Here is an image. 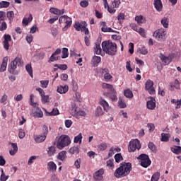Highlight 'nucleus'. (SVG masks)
I'll return each instance as SVG.
<instances>
[{
    "instance_id": "f257e3e1",
    "label": "nucleus",
    "mask_w": 181,
    "mask_h": 181,
    "mask_svg": "<svg viewBox=\"0 0 181 181\" xmlns=\"http://www.w3.org/2000/svg\"><path fill=\"white\" fill-rule=\"evenodd\" d=\"M132 170V163L130 162H122L119 164V167L115 170L114 175L117 179H121L125 177V176H128Z\"/></svg>"
},
{
    "instance_id": "f03ea898",
    "label": "nucleus",
    "mask_w": 181,
    "mask_h": 181,
    "mask_svg": "<svg viewBox=\"0 0 181 181\" xmlns=\"http://www.w3.org/2000/svg\"><path fill=\"white\" fill-rule=\"evenodd\" d=\"M103 52L108 56H115L117 54V43L111 40H105L101 44Z\"/></svg>"
},
{
    "instance_id": "7ed1b4c3",
    "label": "nucleus",
    "mask_w": 181,
    "mask_h": 181,
    "mask_svg": "<svg viewBox=\"0 0 181 181\" xmlns=\"http://www.w3.org/2000/svg\"><path fill=\"white\" fill-rule=\"evenodd\" d=\"M70 144H71L70 136L63 134L59 136V140L57 142V148L62 150L64 148H66V146H69Z\"/></svg>"
},
{
    "instance_id": "20e7f679",
    "label": "nucleus",
    "mask_w": 181,
    "mask_h": 181,
    "mask_svg": "<svg viewBox=\"0 0 181 181\" xmlns=\"http://www.w3.org/2000/svg\"><path fill=\"white\" fill-rule=\"evenodd\" d=\"M21 64H22V57L18 56L8 64V71L11 74H15V71L18 69V66H19Z\"/></svg>"
},
{
    "instance_id": "39448f33",
    "label": "nucleus",
    "mask_w": 181,
    "mask_h": 181,
    "mask_svg": "<svg viewBox=\"0 0 181 181\" xmlns=\"http://www.w3.org/2000/svg\"><path fill=\"white\" fill-rule=\"evenodd\" d=\"M87 26H88V25L86 21H76L74 25L75 30H76L77 32H84L85 35H88L90 33V30H88Z\"/></svg>"
},
{
    "instance_id": "423d86ee",
    "label": "nucleus",
    "mask_w": 181,
    "mask_h": 181,
    "mask_svg": "<svg viewBox=\"0 0 181 181\" xmlns=\"http://www.w3.org/2000/svg\"><path fill=\"white\" fill-rule=\"evenodd\" d=\"M138 160H140V165L142 168H149L152 163V160L148 154L141 153L137 157Z\"/></svg>"
},
{
    "instance_id": "0eeeda50",
    "label": "nucleus",
    "mask_w": 181,
    "mask_h": 181,
    "mask_svg": "<svg viewBox=\"0 0 181 181\" xmlns=\"http://www.w3.org/2000/svg\"><path fill=\"white\" fill-rule=\"evenodd\" d=\"M141 148H142V146L141 145V141L138 139H132L128 145V151L129 153L135 152L136 149L139 151Z\"/></svg>"
},
{
    "instance_id": "6e6552de",
    "label": "nucleus",
    "mask_w": 181,
    "mask_h": 181,
    "mask_svg": "<svg viewBox=\"0 0 181 181\" xmlns=\"http://www.w3.org/2000/svg\"><path fill=\"white\" fill-rule=\"evenodd\" d=\"M150 100L146 102V107L148 110H155L156 108V100L155 98L150 96Z\"/></svg>"
},
{
    "instance_id": "1a4fd4ad",
    "label": "nucleus",
    "mask_w": 181,
    "mask_h": 181,
    "mask_svg": "<svg viewBox=\"0 0 181 181\" xmlns=\"http://www.w3.org/2000/svg\"><path fill=\"white\" fill-rule=\"evenodd\" d=\"M165 34V30H157L153 33V37H156L157 40H165L163 38V35Z\"/></svg>"
},
{
    "instance_id": "9d476101",
    "label": "nucleus",
    "mask_w": 181,
    "mask_h": 181,
    "mask_svg": "<svg viewBox=\"0 0 181 181\" xmlns=\"http://www.w3.org/2000/svg\"><path fill=\"white\" fill-rule=\"evenodd\" d=\"M95 54H101V52H103V49H101V38L98 39V42H95Z\"/></svg>"
},
{
    "instance_id": "9b49d317",
    "label": "nucleus",
    "mask_w": 181,
    "mask_h": 181,
    "mask_svg": "<svg viewBox=\"0 0 181 181\" xmlns=\"http://www.w3.org/2000/svg\"><path fill=\"white\" fill-rule=\"evenodd\" d=\"M153 5L154 8L158 12H162V9H163V4H162V0H154Z\"/></svg>"
},
{
    "instance_id": "f8f14e48",
    "label": "nucleus",
    "mask_w": 181,
    "mask_h": 181,
    "mask_svg": "<svg viewBox=\"0 0 181 181\" xmlns=\"http://www.w3.org/2000/svg\"><path fill=\"white\" fill-rule=\"evenodd\" d=\"M8 66V57H5L0 66V73H4V71H6V67Z\"/></svg>"
},
{
    "instance_id": "ddd939ff",
    "label": "nucleus",
    "mask_w": 181,
    "mask_h": 181,
    "mask_svg": "<svg viewBox=\"0 0 181 181\" xmlns=\"http://www.w3.org/2000/svg\"><path fill=\"white\" fill-rule=\"evenodd\" d=\"M158 57L160 59L163 63H164L165 66H168V64H170V63H172L168 57L165 56V54L162 53H160Z\"/></svg>"
},
{
    "instance_id": "4468645a",
    "label": "nucleus",
    "mask_w": 181,
    "mask_h": 181,
    "mask_svg": "<svg viewBox=\"0 0 181 181\" xmlns=\"http://www.w3.org/2000/svg\"><path fill=\"white\" fill-rule=\"evenodd\" d=\"M99 104H100V105L103 107L104 111H105L106 112H108V111L110 110V105L108 104V102H107V100L101 98L99 102Z\"/></svg>"
},
{
    "instance_id": "2eb2a0df",
    "label": "nucleus",
    "mask_w": 181,
    "mask_h": 181,
    "mask_svg": "<svg viewBox=\"0 0 181 181\" xmlns=\"http://www.w3.org/2000/svg\"><path fill=\"white\" fill-rule=\"evenodd\" d=\"M57 93L59 94H66L67 91H69V86L65 85V86H59L57 87Z\"/></svg>"
},
{
    "instance_id": "dca6fc26",
    "label": "nucleus",
    "mask_w": 181,
    "mask_h": 181,
    "mask_svg": "<svg viewBox=\"0 0 181 181\" xmlns=\"http://www.w3.org/2000/svg\"><path fill=\"white\" fill-rule=\"evenodd\" d=\"M103 88H107L109 90V93H115L117 90H115V88H114V86L107 83H103L102 85Z\"/></svg>"
},
{
    "instance_id": "f3484780",
    "label": "nucleus",
    "mask_w": 181,
    "mask_h": 181,
    "mask_svg": "<svg viewBox=\"0 0 181 181\" xmlns=\"http://www.w3.org/2000/svg\"><path fill=\"white\" fill-rule=\"evenodd\" d=\"M34 118H43V112L40 107H37L35 112L33 115Z\"/></svg>"
},
{
    "instance_id": "a211bd4d",
    "label": "nucleus",
    "mask_w": 181,
    "mask_h": 181,
    "mask_svg": "<svg viewBox=\"0 0 181 181\" xmlns=\"http://www.w3.org/2000/svg\"><path fill=\"white\" fill-rule=\"evenodd\" d=\"M170 151L175 155H180L181 153V146H174L173 147H170Z\"/></svg>"
},
{
    "instance_id": "6ab92c4d",
    "label": "nucleus",
    "mask_w": 181,
    "mask_h": 181,
    "mask_svg": "<svg viewBox=\"0 0 181 181\" xmlns=\"http://www.w3.org/2000/svg\"><path fill=\"white\" fill-rule=\"evenodd\" d=\"M69 153H71V155H74V153H76V155H78L80 153V146H73L71 147L69 149Z\"/></svg>"
},
{
    "instance_id": "aec40b11",
    "label": "nucleus",
    "mask_w": 181,
    "mask_h": 181,
    "mask_svg": "<svg viewBox=\"0 0 181 181\" xmlns=\"http://www.w3.org/2000/svg\"><path fill=\"white\" fill-rule=\"evenodd\" d=\"M6 16L9 21V23H12L15 18V13L13 12V11H7Z\"/></svg>"
},
{
    "instance_id": "412c9836",
    "label": "nucleus",
    "mask_w": 181,
    "mask_h": 181,
    "mask_svg": "<svg viewBox=\"0 0 181 181\" xmlns=\"http://www.w3.org/2000/svg\"><path fill=\"white\" fill-rule=\"evenodd\" d=\"M148 148L150 151H151V152H153V153H156V152L158 151V150L156 149V146L155 145V144H153V142L152 141H149L148 144Z\"/></svg>"
},
{
    "instance_id": "4be33fe9",
    "label": "nucleus",
    "mask_w": 181,
    "mask_h": 181,
    "mask_svg": "<svg viewBox=\"0 0 181 181\" xmlns=\"http://www.w3.org/2000/svg\"><path fill=\"white\" fill-rule=\"evenodd\" d=\"M160 23L165 29H168V28H169V18L166 17L163 18L160 21Z\"/></svg>"
},
{
    "instance_id": "5701e85b",
    "label": "nucleus",
    "mask_w": 181,
    "mask_h": 181,
    "mask_svg": "<svg viewBox=\"0 0 181 181\" xmlns=\"http://www.w3.org/2000/svg\"><path fill=\"white\" fill-rule=\"evenodd\" d=\"M95 117H101V115H104V111H103V107L101 106H98L95 111Z\"/></svg>"
},
{
    "instance_id": "b1692460",
    "label": "nucleus",
    "mask_w": 181,
    "mask_h": 181,
    "mask_svg": "<svg viewBox=\"0 0 181 181\" xmlns=\"http://www.w3.org/2000/svg\"><path fill=\"white\" fill-rule=\"evenodd\" d=\"M115 160L116 163H119L122 160H124V157H122V154L121 153H117L114 156Z\"/></svg>"
},
{
    "instance_id": "393cba45",
    "label": "nucleus",
    "mask_w": 181,
    "mask_h": 181,
    "mask_svg": "<svg viewBox=\"0 0 181 181\" xmlns=\"http://www.w3.org/2000/svg\"><path fill=\"white\" fill-rule=\"evenodd\" d=\"M124 95L126 98H133L134 93L131 91L130 89H126L124 90Z\"/></svg>"
},
{
    "instance_id": "a878e982",
    "label": "nucleus",
    "mask_w": 181,
    "mask_h": 181,
    "mask_svg": "<svg viewBox=\"0 0 181 181\" xmlns=\"http://www.w3.org/2000/svg\"><path fill=\"white\" fill-rule=\"evenodd\" d=\"M25 69L30 77H33V69H32V64H27L25 65Z\"/></svg>"
},
{
    "instance_id": "bb28decb",
    "label": "nucleus",
    "mask_w": 181,
    "mask_h": 181,
    "mask_svg": "<svg viewBox=\"0 0 181 181\" xmlns=\"http://www.w3.org/2000/svg\"><path fill=\"white\" fill-rule=\"evenodd\" d=\"M152 87H153V81H152L151 79H148L145 83L146 91H148V90L152 88Z\"/></svg>"
},
{
    "instance_id": "cd10ccee",
    "label": "nucleus",
    "mask_w": 181,
    "mask_h": 181,
    "mask_svg": "<svg viewBox=\"0 0 181 181\" xmlns=\"http://www.w3.org/2000/svg\"><path fill=\"white\" fill-rule=\"evenodd\" d=\"M66 153H67L66 151H62L59 152L57 155V159L59 160H64V159H66Z\"/></svg>"
},
{
    "instance_id": "c85d7f7f",
    "label": "nucleus",
    "mask_w": 181,
    "mask_h": 181,
    "mask_svg": "<svg viewBox=\"0 0 181 181\" xmlns=\"http://www.w3.org/2000/svg\"><path fill=\"white\" fill-rule=\"evenodd\" d=\"M47 153L49 156H54V154L56 153V147L54 146H51L48 148Z\"/></svg>"
},
{
    "instance_id": "c756f323",
    "label": "nucleus",
    "mask_w": 181,
    "mask_h": 181,
    "mask_svg": "<svg viewBox=\"0 0 181 181\" xmlns=\"http://www.w3.org/2000/svg\"><path fill=\"white\" fill-rule=\"evenodd\" d=\"M160 177V173L156 172L153 174L151 178V181H159V179Z\"/></svg>"
},
{
    "instance_id": "7c9ffc66",
    "label": "nucleus",
    "mask_w": 181,
    "mask_h": 181,
    "mask_svg": "<svg viewBox=\"0 0 181 181\" xmlns=\"http://www.w3.org/2000/svg\"><path fill=\"white\" fill-rule=\"evenodd\" d=\"M101 63V57H98L97 55H94L93 57V64L94 66H97V64Z\"/></svg>"
},
{
    "instance_id": "2f4dec72",
    "label": "nucleus",
    "mask_w": 181,
    "mask_h": 181,
    "mask_svg": "<svg viewBox=\"0 0 181 181\" xmlns=\"http://www.w3.org/2000/svg\"><path fill=\"white\" fill-rule=\"evenodd\" d=\"M137 52L140 53L141 54H144L145 56L148 53V49H146L145 46H143L141 47H138Z\"/></svg>"
},
{
    "instance_id": "473e14b6",
    "label": "nucleus",
    "mask_w": 181,
    "mask_h": 181,
    "mask_svg": "<svg viewBox=\"0 0 181 181\" xmlns=\"http://www.w3.org/2000/svg\"><path fill=\"white\" fill-rule=\"evenodd\" d=\"M169 138H170V135L169 134H161V142H169Z\"/></svg>"
},
{
    "instance_id": "72a5a7b5",
    "label": "nucleus",
    "mask_w": 181,
    "mask_h": 181,
    "mask_svg": "<svg viewBox=\"0 0 181 181\" xmlns=\"http://www.w3.org/2000/svg\"><path fill=\"white\" fill-rule=\"evenodd\" d=\"M86 114L84 110H79L77 113L74 114V117L76 119H80V117H86Z\"/></svg>"
},
{
    "instance_id": "f704fd0d",
    "label": "nucleus",
    "mask_w": 181,
    "mask_h": 181,
    "mask_svg": "<svg viewBox=\"0 0 181 181\" xmlns=\"http://www.w3.org/2000/svg\"><path fill=\"white\" fill-rule=\"evenodd\" d=\"M62 59H67V57H69V49L66 47H64L62 49Z\"/></svg>"
},
{
    "instance_id": "c9c22d12",
    "label": "nucleus",
    "mask_w": 181,
    "mask_h": 181,
    "mask_svg": "<svg viewBox=\"0 0 181 181\" xmlns=\"http://www.w3.org/2000/svg\"><path fill=\"white\" fill-rule=\"evenodd\" d=\"M45 140L46 137L44 135H39L35 139V142H37V144H40Z\"/></svg>"
},
{
    "instance_id": "e433bc0d",
    "label": "nucleus",
    "mask_w": 181,
    "mask_h": 181,
    "mask_svg": "<svg viewBox=\"0 0 181 181\" xmlns=\"http://www.w3.org/2000/svg\"><path fill=\"white\" fill-rule=\"evenodd\" d=\"M54 67H57L59 70H63V71L68 69L67 64H54Z\"/></svg>"
},
{
    "instance_id": "4c0bfd02",
    "label": "nucleus",
    "mask_w": 181,
    "mask_h": 181,
    "mask_svg": "<svg viewBox=\"0 0 181 181\" xmlns=\"http://www.w3.org/2000/svg\"><path fill=\"white\" fill-rule=\"evenodd\" d=\"M50 170H52L54 171V170H57V165H56V163H54V162L53 161H49L48 163H47Z\"/></svg>"
},
{
    "instance_id": "58836bf2",
    "label": "nucleus",
    "mask_w": 181,
    "mask_h": 181,
    "mask_svg": "<svg viewBox=\"0 0 181 181\" xmlns=\"http://www.w3.org/2000/svg\"><path fill=\"white\" fill-rule=\"evenodd\" d=\"M81 139H83V134L81 133H79L78 135L74 137V144H81Z\"/></svg>"
},
{
    "instance_id": "ea45409f",
    "label": "nucleus",
    "mask_w": 181,
    "mask_h": 181,
    "mask_svg": "<svg viewBox=\"0 0 181 181\" xmlns=\"http://www.w3.org/2000/svg\"><path fill=\"white\" fill-rule=\"evenodd\" d=\"M107 95L112 100V101H117L118 98H117V92L107 93Z\"/></svg>"
},
{
    "instance_id": "a19ab883",
    "label": "nucleus",
    "mask_w": 181,
    "mask_h": 181,
    "mask_svg": "<svg viewBox=\"0 0 181 181\" xmlns=\"http://www.w3.org/2000/svg\"><path fill=\"white\" fill-rule=\"evenodd\" d=\"M10 5L11 3L9 1H0V9H2V8H8Z\"/></svg>"
},
{
    "instance_id": "79ce46f5",
    "label": "nucleus",
    "mask_w": 181,
    "mask_h": 181,
    "mask_svg": "<svg viewBox=\"0 0 181 181\" xmlns=\"http://www.w3.org/2000/svg\"><path fill=\"white\" fill-rule=\"evenodd\" d=\"M49 95H41V101L42 103V104H46L47 103H49Z\"/></svg>"
},
{
    "instance_id": "37998d69",
    "label": "nucleus",
    "mask_w": 181,
    "mask_h": 181,
    "mask_svg": "<svg viewBox=\"0 0 181 181\" xmlns=\"http://www.w3.org/2000/svg\"><path fill=\"white\" fill-rule=\"evenodd\" d=\"M57 60H60V56L56 57V55H51L48 60V63H52L53 62H57Z\"/></svg>"
},
{
    "instance_id": "c03bdc74",
    "label": "nucleus",
    "mask_w": 181,
    "mask_h": 181,
    "mask_svg": "<svg viewBox=\"0 0 181 181\" xmlns=\"http://www.w3.org/2000/svg\"><path fill=\"white\" fill-rule=\"evenodd\" d=\"M135 21L139 25H142V23H144V16H142V15L136 16L135 17Z\"/></svg>"
},
{
    "instance_id": "a18cd8bd",
    "label": "nucleus",
    "mask_w": 181,
    "mask_h": 181,
    "mask_svg": "<svg viewBox=\"0 0 181 181\" xmlns=\"http://www.w3.org/2000/svg\"><path fill=\"white\" fill-rule=\"evenodd\" d=\"M47 134H49V127H47V125L44 124L42 126V134L44 136H47Z\"/></svg>"
},
{
    "instance_id": "49530a36",
    "label": "nucleus",
    "mask_w": 181,
    "mask_h": 181,
    "mask_svg": "<svg viewBox=\"0 0 181 181\" xmlns=\"http://www.w3.org/2000/svg\"><path fill=\"white\" fill-rule=\"evenodd\" d=\"M101 31L104 33H107V29L108 28V26H107V23L105 21L101 22Z\"/></svg>"
},
{
    "instance_id": "de8ad7c7",
    "label": "nucleus",
    "mask_w": 181,
    "mask_h": 181,
    "mask_svg": "<svg viewBox=\"0 0 181 181\" xmlns=\"http://www.w3.org/2000/svg\"><path fill=\"white\" fill-rule=\"evenodd\" d=\"M49 12L51 13H54V15H60V13H61L60 10H59L57 8H54V7L50 8Z\"/></svg>"
},
{
    "instance_id": "09e8293b",
    "label": "nucleus",
    "mask_w": 181,
    "mask_h": 181,
    "mask_svg": "<svg viewBox=\"0 0 181 181\" xmlns=\"http://www.w3.org/2000/svg\"><path fill=\"white\" fill-rule=\"evenodd\" d=\"M3 38L4 40L3 42H11L12 41V37L9 34H4L3 36Z\"/></svg>"
},
{
    "instance_id": "8fccbe9b",
    "label": "nucleus",
    "mask_w": 181,
    "mask_h": 181,
    "mask_svg": "<svg viewBox=\"0 0 181 181\" xmlns=\"http://www.w3.org/2000/svg\"><path fill=\"white\" fill-rule=\"evenodd\" d=\"M8 28V25L6 24V22L3 21L0 25V31L4 32V30H6Z\"/></svg>"
},
{
    "instance_id": "3c124183",
    "label": "nucleus",
    "mask_w": 181,
    "mask_h": 181,
    "mask_svg": "<svg viewBox=\"0 0 181 181\" xmlns=\"http://www.w3.org/2000/svg\"><path fill=\"white\" fill-rule=\"evenodd\" d=\"M25 135L26 134H25V130H23V129H20L19 132H18V138L20 139H23V138H25Z\"/></svg>"
},
{
    "instance_id": "603ef678",
    "label": "nucleus",
    "mask_w": 181,
    "mask_h": 181,
    "mask_svg": "<svg viewBox=\"0 0 181 181\" xmlns=\"http://www.w3.org/2000/svg\"><path fill=\"white\" fill-rule=\"evenodd\" d=\"M81 165V158H78L74 162V166L76 169H80Z\"/></svg>"
},
{
    "instance_id": "864d4df0",
    "label": "nucleus",
    "mask_w": 181,
    "mask_h": 181,
    "mask_svg": "<svg viewBox=\"0 0 181 181\" xmlns=\"http://www.w3.org/2000/svg\"><path fill=\"white\" fill-rule=\"evenodd\" d=\"M108 146H107L106 143H102L98 146L99 151H105Z\"/></svg>"
},
{
    "instance_id": "5fc2aeb1",
    "label": "nucleus",
    "mask_w": 181,
    "mask_h": 181,
    "mask_svg": "<svg viewBox=\"0 0 181 181\" xmlns=\"http://www.w3.org/2000/svg\"><path fill=\"white\" fill-rule=\"evenodd\" d=\"M103 175H104V170L100 168L94 173L93 176H103Z\"/></svg>"
},
{
    "instance_id": "6e6d98bb",
    "label": "nucleus",
    "mask_w": 181,
    "mask_h": 181,
    "mask_svg": "<svg viewBox=\"0 0 181 181\" xmlns=\"http://www.w3.org/2000/svg\"><path fill=\"white\" fill-rule=\"evenodd\" d=\"M36 159H37V156H32L31 157H30V158L28 161V165H29V166H30V165H32V163H33V160H36Z\"/></svg>"
},
{
    "instance_id": "4d7b16f0",
    "label": "nucleus",
    "mask_w": 181,
    "mask_h": 181,
    "mask_svg": "<svg viewBox=\"0 0 181 181\" xmlns=\"http://www.w3.org/2000/svg\"><path fill=\"white\" fill-rule=\"evenodd\" d=\"M65 23H66V26H68L69 28H70V26H71V24L73 23V21L71 20V18L68 17L65 20Z\"/></svg>"
},
{
    "instance_id": "13d9d810",
    "label": "nucleus",
    "mask_w": 181,
    "mask_h": 181,
    "mask_svg": "<svg viewBox=\"0 0 181 181\" xmlns=\"http://www.w3.org/2000/svg\"><path fill=\"white\" fill-rule=\"evenodd\" d=\"M73 125V121L71 119H66L65 120V127L66 128H70Z\"/></svg>"
},
{
    "instance_id": "bf43d9fd",
    "label": "nucleus",
    "mask_w": 181,
    "mask_h": 181,
    "mask_svg": "<svg viewBox=\"0 0 181 181\" xmlns=\"http://www.w3.org/2000/svg\"><path fill=\"white\" fill-rule=\"evenodd\" d=\"M147 127L150 132L155 131V124H153V123H148Z\"/></svg>"
},
{
    "instance_id": "052dcab7",
    "label": "nucleus",
    "mask_w": 181,
    "mask_h": 181,
    "mask_svg": "<svg viewBox=\"0 0 181 181\" xmlns=\"http://www.w3.org/2000/svg\"><path fill=\"white\" fill-rule=\"evenodd\" d=\"M112 4L113 5V8H118L121 4V0H115L114 1H112Z\"/></svg>"
},
{
    "instance_id": "680f3d73",
    "label": "nucleus",
    "mask_w": 181,
    "mask_h": 181,
    "mask_svg": "<svg viewBox=\"0 0 181 181\" xmlns=\"http://www.w3.org/2000/svg\"><path fill=\"white\" fill-rule=\"evenodd\" d=\"M9 179V175H6L5 173L1 174L0 181H6Z\"/></svg>"
},
{
    "instance_id": "e2e57ef3",
    "label": "nucleus",
    "mask_w": 181,
    "mask_h": 181,
    "mask_svg": "<svg viewBox=\"0 0 181 181\" xmlns=\"http://www.w3.org/2000/svg\"><path fill=\"white\" fill-rule=\"evenodd\" d=\"M126 69L129 71V73L132 72V68H131V61H127L126 62Z\"/></svg>"
},
{
    "instance_id": "0e129e2a",
    "label": "nucleus",
    "mask_w": 181,
    "mask_h": 181,
    "mask_svg": "<svg viewBox=\"0 0 181 181\" xmlns=\"http://www.w3.org/2000/svg\"><path fill=\"white\" fill-rule=\"evenodd\" d=\"M118 104L120 108H127V104L125 102L121 100V99H119Z\"/></svg>"
},
{
    "instance_id": "69168bd1",
    "label": "nucleus",
    "mask_w": 181,
    "mask_h": 181,
    "mask_svg": "<svg viewBox=\"0 0 181 181\" xmlns=\"http://www.w3.org/2000/svg\"><path fill=\"white\" fill-rule=\"evenodd\" d=\"M80 5L81 8H87L88 6V1L87 0L81 1Z\"/></svg>"
},
{
    "instance_id": "338daca9",
    "label": "nucleus",
    "mask_w": 181,
    "mask_h": 181,
    "mask_svg": "<svg viewBox=\"0 0 181 181\" xmlns=\"http://www.w3.org/2000/svg\"><path fill=\"white\" fill-rule=\"evenodd\" d=\"M107 166H110V168H114V159L111 158L107 161Z\"/></svg>"
},
{
    "instance_id": "774afa93",
    "label": "nucleus",
    "mask_w": 181,
    "mask_h": 181,
    "mask_svg": "<svg viewBox=\"0 0 181 181\" xmlns=\"http://www.w3.org/2000/svg\"><path fill=\"white\" fill-rule=\"evenodd\" d=\"M103 77H104L105 81H110V80H111V78H112V76L110 74V73L105 74Z\"/></svg>"
}]
</instances>
